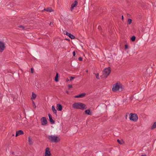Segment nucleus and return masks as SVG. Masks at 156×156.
Masks as SVG:
<instances>
[{
    "label": "nucleus",
    "mask_w": 156,
    "mask_h": 156,
    "mask_svg": "<svg viewBox=\"0 0 156 156\" xmlns=\"http://www.w3.org/2000/svg\"><path fill=\"white\" fill-rule=\"evenodd\" d=\"M73 108L76 109L84 110L87 108V105L80 102L74 103L73 105Z\"/></svg>",
    "instance_id": "f257e3e1"
},
{
    "label": "nucleus",
    "mask_w": 156,
    "mask_h": 156,
    "mask_svg": "<svg viewBox=\"0 0 156 156\" xmlns=\"http://www.w3.org/2000/svg\"><path fill=\"white\" fill-rule=\"evenodd\" d=\"M112 90L114 92H115L118 90L122 91V86L121 84L119 83H117L113 84Z\"/></svg>",
    "instance_id": "f03ea898"
},
{
    "label": "nucleus",
    "mask_w": 156,
    "mask_h": 156,
    "mask_svg": "<svg viewBox=\"0 0 156 156\" xmlns=\"http://www.w3.org/2000/svg\"><path fill=\"white\" fill-rule=\"evenodd\" d=\"M48 138L51 142H58L60 140L59 137L53 135H48Z\"/></svg>",
    "instance_id": "7ed1b4c3"
},
{
    "label": "nucleus",
    "mask_w": 156,
    "mask_h": 156,
    "mask_svg": "<svg viewBox=\"0 0 156 156\" xmlns=\"http://www.w3.org/2000/svg\"><path fill=\"white\" fill-rule=\"evenodd\" d=\"M111 69L110 67H108L105 69L103 71V76L105 78H106L109 75L111 72Z\"/></svg>",
    "instance_id": "20e7f679"
},
{
    "label": "nucleus",
    "mask_w": 156,
    "mask_h": 156,
    "mask_svg": "<svg viewBox=\"0 0 156 156\" xmlns=\"http://www.w3.org/2000/svg\"><path fill=\"white\" fill-rule=\"evenodd\" d=\"M129 119L133 121H136L138 119L137 115L135 113H130L129 115Z\"/></svg>",
    "instance_id": "39448f33"
},
{
    "label": "nucleus",
    "mask_w": 156,
    "mask_h": 156,
    "mask_svg": "<svg viewBox=\"0 0 156 156\" xmlns=\"http://www.w3.org/2000/svg\"><path fill=\"white\" fill-rule=\"evenodd\" d=\"M41 125L43 126L46 125L47 123V121L45 117H42L41 119Z\"/></svg>",
    "instance_id": "423d86ee"
},
{
    "label": "nucleus",
    "mask_w": 156,
    "mask_h": 156,
    "mask_svg": "<svg viewBox=\"0 0 156 156\" xmlns=\"http://www.w3.org/2000/svg\"><path fill=\"white\" fill-rule=\"evenodd\" d=\"M5 48V44L3 42L0 41V51L2 52Z\"/></svg>",
    "instance_id": "0eeeda50"
},
{
    "label": "nucleus",
    "mask_w": 156,
    "mask_h": 156,
    "mask_svg": "<svg viewBox=\"0 0 156 156\" xmlns=\"http://www.w3.org/2000/svg\"><path fill=\"white\" fill-rule=\"evenodd\" d=\"M44 156H51V154L49 147H47L45 149Z\"/></svg>",
    "instance_id": "6e6552de"
},
{
    "label": "nucleus",
    "mask_w": 156,
    "mask_h": 156,
    "mask_svg": "<svg viewBox=\"0 0 156 156\" xmlns=\"http://www.w3.org/2000/svg\"><path fill=\"white\" fill-rule=\"evenodd\" d=\"M77 1H75L71 5V6L70 8V9L71 11H72L73 8L77 5Z\"/></svg>",
    "instance_id": "1a4fd4ad"
},
{
    "label": "nucleus",
    "mask_w": 156,
    "mask_h": 156,
    "mask_svg": "<svg viewBox=\"0 0 156 156\" xmlns=\"http://www.w3.org/2000/svg\"><path fill=\"white\" fill-rule=\"evenodd\" d=\"M86 95V94L85 93H83L81 94L80 95H76L74 96V98H83Z\"/></svg>",
    "instance_id": "9d476101"
},
{
    "label": "nucleus",
    "mask_w": 156,
    "mask_h": 156,
    "mask_svg": "<svg viewBox=\"0 0 156 156\" xmlns=\"http://www.w3.org/2000/svg\"><path fill=\"white\" fill-rule=\"evenodd\" d=\"M48 115L50 122H51L52 124H54L55 121L53 120L51 115L50 114H48Z\"/></svg>",
    "instance_id": "9b49d317"
},
{
    "label": "nucleus",
    "mask_w": 156,
    "mask_h": 156,
    "mask_svg": "<svg viewBox=\"0 0 156 156\" xmlns=\"http://www.w3.org/2000/svg\"><path fill=\"white\" fill-rule=\"evenodd\" d=\"M23 134V132L22 130H19L18 131L16 132V135L15 136L16 137L19 136L20 135H22Z\"/></svg>",
    "instance_id": "f8f14e48"
},
{
    "label": "nucleus",
    "mask_w": 156,
    "mask_h": 156,
    "mask_svg": "<svg viewBox=\"0 0 156 156\" xmlns=\"http://www.w3.org/2000/svg\"><path fill=\"white\" fill-rule=\"evenodd\" d=\"M56 108L58 111H61L62 109V106L60 104L57 105Z\"/></svg>",
    "instance_id": "ddd939ff"
},
{
    "label": "nucleus",
    "mask_w": 156,
    "mask_h": 156,
    "mask_svg": "<svg viewBox=\"0 0 156 156\" xmlns=\"http://www.w3.org/2000/svg\"><path fill=\"white\" fill-rule=\"evenodd\" d=\"M51 109L53 112L55 114V115H57V111L54 106H52Z\"/></svg>",
    "instance_id": "4468645a"
},
{
    "label": "nucleus",
    "mask_w": 156,
    "mask_h": 156,
    "mask_svg": "<svg viewBox=\"0 0 156 156\" xmlns=\"http://www.w3.org/2000/svg\"><path fill=\"white\" fill-rule=\"evenodd\" d=\"M85 112L86 114L88 115H91V112H90V110L89 109L85 111Z\"/></svg>",
    "instance_id": "2eb2a0df"
},
{
    "label": "nucleus",
    "mask_w": 156,
    "mask_h": 156,
    "mask_svg": "<svg viewBox=\"0 0 156 156\" xmlns=\"http://www.w3.org/2000/svg\"><path fill=\"white\" fill-rule=\"evenodd\" d=\"M68 36L71 39H74L75 38L74 36L71 34L69 33L68 34Z\"/></svg>",
    "instance_id": "dca6fc26"
},
{
    "label": "nucleus",
    "mask_w": 156,
    "mask_h": 156,
    "mask_svg": "<svg viewBox=\"0 0 156 156\" xmlns=\"http://www.w3.org/2000/svg\"><path fill=\"white\" fill-rule=\"evenodd\" d=\"M36 97V95L34 94V93H32V97L31 98V99L32 100H34L35 99Z\"/></svg>",
    "instance_id": "f3484780"
},
{
    "label": "nucleus",
    "mask_w": 156,
    "mask_h": 156,
    "mask_svg": "<svg viewBox=\"0 0 156 156\" xmlns=\"http://www.w3.org/2000/svg\"><path fill=\"white\" fill-rule=\"evenodd\" d=\"M44 10H45L47 11L51 12L53 11V10L51 8H48L47 9H44Z\"/></svg>",
    "instance_id": "a211bd4d"
},
{
    "label": "nucleus",
    "mask_w": 156,
    "mask_h": 156,
    "mask_svg": "<svg viewBox=\"0 0 156 156\" xmlns=\"http://www.w3.org/2000/svg\"><path fill=\"white\" fill-rule=\"evenodd\" d=\"M155 128H156V122L153 123L151 127V129H153Z\"/></svg>",
    "instance_id": "6ab92c4d"
},
{
    "label": "nucleus",
    "mask_w": 156,
    "mask_h": 156,
    "mask_svg": "<svg viewBox=\"0 0 156 156\" xmlns=\"http://www.w3.org/2000/svg\"><path fill=\"white\" fill-rule=\"evenodd\" d=\"M28 141L29 144L32 145L33 144V142L31 139L30 137L29 136L28 138Z\"/></svg>",
    "instance_id": "aec40b11"
},
{
    "label": "nucleus",
    "mask_w": 156,
    "mask_h": 156,
    "mask_svg": "<svg viewBox=\"0 0 156 156\" xmlns=\"http://www.w3.org/2000/svg\"><path fill=\"white\" fill-rule=\"evenodd\" d=\"M58 73H57L55 77V81H56V82L58 81Z\"/></svg>",
    "instance_id": "412c9836"
},
{
    "label": "nucleus",
    "mask_w": 156,
    "mask_h": 156,
    "mask_svg": "<svg viewBox=\"0 0 156 156\" xmlns=\"http://www.w3.org/2000/svg\"><path fill=\"white\" fill-rule=\"evenodd\" d=\"M132 20L131 19H129L128 20V24H130L132 23Z\"/></svg>",
    "instance_id": "4be33fe9"
},
{
    "label": "nucleus",
    "mask_w": 156,
    "mask_h": 156,
    "mask_svg": "<svg viewBox=\"0 0 156 156\" xmlns=\"http://www.w3.org/2000/svg\"><path fill=\"white\" fill-rule=\"evenodd\" d=\"M131 40L132 41H134L136 39V37L134 36H132L131 38Z\"/></svg>",
    "instance_id": "5701e85b"
},
{
    "label": "nucleus",
    "mask_w": 156,
    "mask_h": 156,
    "mask_svg": "<svg viewBox=\"0 0 156 156\" xmlns=\"http://www.w3.org/2000/svg\"><path fill=\"white\" fill-rule=\"evenodd\" d=\"M96 78L98 79H99V74L98 73H96Z\"/></svg>",
    "instance_id": "b1692460"
},
{
    "label": "nucleus",
    "mask_w": 156,
    "mask_h": 156,
    "mask_svg": "<svg viewBox=\"0 0 156 156\" xmlns=\"http://www.w3.org/2000/svg\"><path fill=\"white\" fill-rule=\"evenodd\" d=\"M19 28H22L23 30H24L25 29L24 27L22 26H19Z\"/></svg>",
    "instance_id": "393cba45"
},
{
    "label": "nucleus",
    "mask_w": 156,
    "mask_h": 156,
    "mask_svg": "<svg viewBox=\"0 0 156 156\" xmlns=\"http://www.w3.org/2000/svg\"><path fill=\"white\" fill-rule=\"evenodd\" d=\"M64 33L65 34H66L68 36V34H69L67 31H64Z\"/></svg>",
    "instance_id": "a878e982"
},
{
    "label": "nucleus",
    "mask_w": 156,
    "mask_h": 156,
    "mask_svg": "<svg viewBox=\"0 0 156 156\" xmlns=\"http://www.w3.org/2000/svg\"><path fill=\"white\" fill-rule=\"evenodd\" d=\"M70 81H71L73 79L75 78L74 77H73V76L70 77Z\"/></svg>",
    "instance_id": "bb28decb"
},
{
    "label": "nucleus",
    "mask_w": 156,
    "mask_h": 156,
    "mask_svg": "<svg viewBox=\"0 0 156 156\" xmlns=\"http://www.w3.org/2000/svg\"><path fill=\"white\" fill-rule=\"evenodd\" d=\"M128 48V45L127 44L125 45V49L126 50Z\"/></svg>",
    "instance_id": "cd10ccee"
},
{
    "label": "nucleus",
    "mask_w": 156,
    "mask_h": 156,
    "mask_svg": "<svg viewBox=\"0 0 156 156\" xmlns=\"http://www.w3.org/2000/svg\"><path fill=\"white\" fill-rule=\"evenodd\" d=\"M78 59L80 61H82L83 60V58L81 57H80L78 58Z\"/></svg>",
    "instance_id": "c85d7f7f"
},
{
    "label": "nucleus",
    "mask_w": 156,
    "mask_h": 156,
    "mask_svg": "<svg viewBox=\"0 0 156 156\" xmlns=\"http://www.w3.org/2000/svg\"><path fill=\"white\" fill-rule=\"evenodd\" d=\"M117 142L119 144H122V143H121V141L119 139L117 140Z\"/></svg>",
    "instance_id": "c756f323"
},
{
    "label": "nucleus",
    "mask_w": 156,
    "mask_h": 156,
    "mask_svg": "<svg viewBox=\"0 0 156 156\" xmlns=\"http://www.w3.org/2000/svg\"><path fill=\"white\" fill-rule=\"evenodd\" d=\"M68 87L69 88H71L72 87V85H69L68 86Z\"/></svg>",
    "instance_id": "7c9ffc66"
},
{
    "label": "nucleus",
    "mask_w": 156,
    "mask_h": 156,
    "mask_svg": "<svg viewBox=\"0 0 156 156\" xmlns=\"http://www.w3.org/2000/svg\"><path fill=\"white\" fill-rule=\"evenodd\" d=\"M73 55L74 56H75L76 53H75V51H74L73 52Z\"/></svg>",
    "instance_id": "2f4dec72"
},
{
    "label": "nucleus",
    "mask_w": 156,
    "mask_h": 156,
    "mask_svg": "<svg viewBox=\"0 0 156 156\" xmlns=\"http://www.w3.org/2000/svg\"><path fill=\"white\" fill-rule=\"evenodd\" d=\"M30 70L31 73H33L34 72V69L33 68H31Z\"/></svg>",
    "instance_id": "473e14b6"
},
{
    "label": "nucleus",
    "mask_w": 156,
    "mask_h": 156,
    "mask_svg": "<svg viewBox=\"0 0 156 156\" xmlns=\"http://www.w3.org/2000/svg\"><path fill=\"white\" fill-rule=\"evenodd\" d=\"M66 93H67V94H68L69 93V91H66Z\"/></svg>",
    "instance_id": "72a5a7b5"
},
{
    "label": "nucleus",
    "mask_w": 156,
    "mask_h": 156,
    "mask_svg": "<svg viewBox=\"0 0 156 156\" xmlns=\"http://www.w3.org/2000/svg\"><path fill=\"white\" fill-rule=\"evenodd\" d=\"M34 108H36V105H35V104L34 103Z\"/></svg>",
    "instance_id": "f704fd0d"
},
{
    "label": "nucleus",
    "mask_w": 156,
    "mask_h": 156,
    "mask_svg": "<svg viewBox=\"0 0 156 156\" xmlns=\"http://www.w3.org/2000/svg\"><path fill=\"white\" fill-rule=\"evenodd\" d=\"M122 19L123 20V16H122Z\"/></svg>",
    "instance_id": "c9c22d12"
},
{
    "label": "nucleus",
    "mask_w": 156,
    "mask_h": 156,
    "mask_svg": "<svg viewBox=\"0 0 156 156\" xmlns=\"http://www.w3.org/2000/svg\"><path fill=\"white\" fill-rule=\"evenodd\" d=\"M12 154H14V153L13 152H12Z\"/></svg>",
    "instance_id": "e433bc0d"
},
{
    "label": "nucleus",
    "mask_w": 156,
    "mask_h": 156,
    "mask_svg": "<svg viewBox=\"0 0 156 156\" xmlns=\"http://www.w3.org/2000/svg\"><path fill=\"white\" fill-rule=\"evenodd\" d=\"M14 134H12V136H14Z\"/></svg>",
    "instance_id": "4c0bfd02"
},
{
    "label": "nucleus",
    "mask_w": 156,
    "mask_h": 156,
    "mask_svg": "<svg viewBox=\"0 0 156 156\" xmlns=\"http://www.w3.org/2000/svg\"><path fill=\"white\" fill-rule=\"evenodd\" d=\"M66 39L67 40H68V39L67 38Z\"/></svg>",
    "instance_id": "58836bf2"
}]
</instances>
